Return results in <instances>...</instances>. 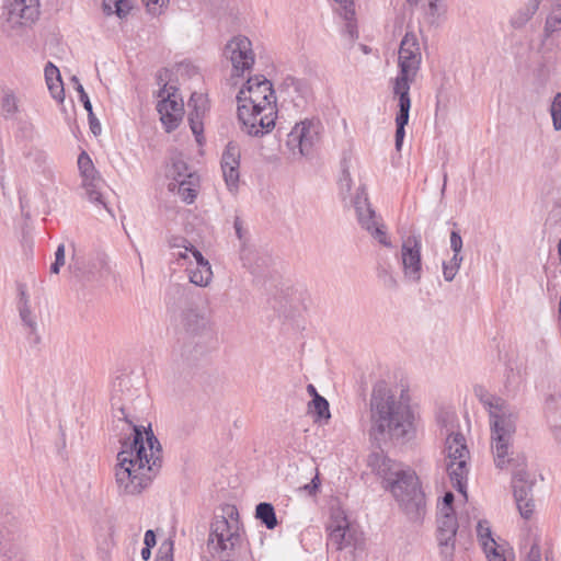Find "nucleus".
<instances>
[{
  "label": "nucleus",
  "instance_id": "f257e3e1",
  "mask_svg": "<svg viewBox=\"0 0 561 561\" xmlns=\"http://www.w3.org/2000/svg\"><path fill=\"white\" fill-rule=\"evenodd\" d=\"M116 417L125 422L130 433L121 440L115 483L119 494L137 495L151 484L161 468V445L150 426L134 424L125 409H119Z\"/></svg>",
  "mask_w": 561,
  "mask_h": 561
},
{
  "label": "nucleus",
  "instance_id": "f03ea898",
  "mask_svg": "<svg viewBox=\"0 0 561 561\" xmlns=\"http://www.w3.org/2000/svg\"><path fill=\"white\" fill-rule=\"evenodd\" d=\"M417 415L386 382H377L369 399V437L380 443H407L416 435Z\"/></svg>",
  "mask_w": 561,
  "mask_h": 561
},
{
  "label": "nucleus",
  "instance_id": "7ed1b4c3",
  "mask_svg": "<svg viewBox=\"0 0 561 561\" xmlns=\"http://www.w3.org/2000/svg\"><path fill=\"white\" fill-rule=\"evenodd\" d=\"M473 392L488 411L491 431V450L495 466L503 469L512 460L518 413L506 400L490 393L481 385L474 386Z\"/></svg>",
  "mask_w": 561,
  "mask_h": 561
},
{
  "label": "nucleus",
  "instance_id": "20e7f679",
  "mask_svg": "<svg viewBox=\"0 0 561 561\" xmlns=\"http://www.w3.org/2000/svg\"><path fill=\"white\" fill-rule=\"evenodd\" d=\"M368 466L382 479L383 488L391 492L407 514H420L424 506V494L412 469L390 459L382 451L370 454Z\"/></svg>",
  "mask_w": 561,
  "mask_h": 561
},
{
  "label": "nucleus",
  "instance_id": "39448f33",
  "mask_svg": "<svg viewBox=\"0 0 561 561\" xmlns=\"http://www.w3.org/2000/svg\"><path fill=\"white\" fill-rule=\"evenodd\" d=\"M422 62L420 43L414 33H407L398 51V75L392 80L393 94L410 95L411 84L415 81Z\"/></svg>",
  "mask_w": 561,
  "mask_h": 561
},
{
  "label": "nucleus",
  "instance_id": "423d86ee",
  "mask_svg": "<svg viewBox=\"0 0 561 561\" xmlns=\"http://www.w3.org/2000/svg\"><path fill=\"white\" fill-rule=\"evenodd\" d=\"M238 107L261 110L266 124L272 122V114H276V96L273 85L266 78L256 76L249 78L237 95Z\"/></svg>",
  "mask_w": 561,
  "mask_h": 561
},
{
  "label": "nucleus",
  "instance_id": "0eeeda50",
  "mask_svg": "<svg viewBox=\"0 0 561 561\" xmlns=\"http://www.w3.org/2000/svg\"><path fill=\"white\" fill-rule=\"evenodd\" d=\"M39 15V0H3L2 30L9 36H19Z\"/></svg>",
  "mask_w": 561,
  "mask_h": 561
},
{
  "label": "nucleus",
  "instance_id": "6e6552de",
  "mask_svg": "<svg viewBox=\"0 0 561 561\" xmlns=\"http://www.w3.org/2000/svg\"><path fill=\"white\" fill-rule=\"evenodd\" d=\"M447 471L454 488L466 494L469 450L465 437L446 428Z\"/></svg>",
  "mask_w": 561,
  "mask_h": 561
},
{
  "label": "nucleus",
  "instance_id": "1a4fd4ad",
  "mask_svg": "<svg viewBox=\"0 0 561 561\" xmlns=\"http://www.w3.org/2000/svg\"><path fill=\"white\" fill-rule=\"evenodd\" d=\"M241 543V528L238 520L216 517L210 525L208 549L218 558L230 557Z\"/></svg>",
  "mask_w": 561,
  "mask_h": 561
},
{
  "label": "nucleus",
  "instance_id": "9d476101",
  "mask_svg": "<svg viewBox=\"0 0 561 561\" xmlns=\"http://www.w3.org/2000/svg\"><path fill=\"white\" fill-rule=\"evenodd\" d=\"M320 123L314 121H302L297 123L287 135L286 148L294 159L307 157L312 152L319 140Z\"/></svg>",
  "mask_w": 561,
  "mask_h": 561
},
{
  "label": "nucleus",
  "instance_id": "9b49d317",
  "mask_svg": "<svg viewBox=\"0 0 561 561\" xmlns=\"http://www.w3.org/2000/svg\"><path fill=\"white\" fill-rule=\"evenodd\" d=\"M327 528L329 530V542L336 550L351 546L356 547L362 540V534L347 520L345 512L339 506L331 508Z\"/></svg>",
  "mask_w": 561,
  "mask_h": 561
},
{
  "label": "nucleus",
  "instance_id": "f8f14e48",
  "mask_svg": "<svg viewBox=\"0 0 561 561\" xmlns=\"http://www.w3.org/2000/svg\"><path fill=\"white\" fill-rule=\"evenodd\" d=\"M353 205L357 214V219L363 229L383 247L390 248L391 241L387 234L386 227L381 219L376 216L375 210L368 203L367 194L364 190H358L353 199Z\"/></svg>",
  "mask_w": 561,
  "mask_h": 561
},
{
  "label": "nucleus",
  "instance_id": "ddd939ff",
  "mask_svg": "<svg viewBox=\"0 0 561 561\" xmlns=\"http://www.w3.org/2000/svg\"><path fill=\"white\" fill-rule=\"evenodd\" d=\"M160 101L157 104V111L160 114V121L167 131L174 130L184 114L183 100L173 85L164 84L158 92Z\"/></svg>",
  "mask_w": 561,
  "mask_h": 561
},
{
  "label": "nucleus",
  "instance_id": "4468645a",
  "mask_svg": "<svg viewBox=\"0 0 561 561\" xmlns=\"http://www.w3.org/2000/svg\"><path fill=\"white\" fill-rule=\"evenodd\" d=\"M422 242L419 236H410L403 240L400 250L402 274L408 283L419 284L422 279Z\"/></svg>",
  "mask_w": 561,
  "mask_h": 561
},
{
  "label": "nucleus",
  "instance_id": "2eb2a0df",
  "mask_svg": "<svg viewBox=\"0 0 561 561\" xmlns=\"http://www.w3.org/2000/svg\"><path fill=\"white\" fill-rule=\"evenodd\" d=\"M225 53L230 58L233 71L237 75H242L245 70L251 69L254 64L252 44L245 36L232 38L227 44Z\"/></svg>",
  "mask_w": 561,
  "mask_h": 561
},
{
  "label": "nucleus",
  "instance_id": "dca6fc26",
  "mask_svg": "<svg viewBox=\"0 0 561 561\" xmlns=\"http://www.w3.org/2000/svg\"><path fill=\"white\" fill-rule=\"evenodd\" d=\"M238 119L242 131L249 136L262 137L274 128L276 114H272V122L267 125L266 117L261 110L238 107Z\"/></svg>",
  "mask_w": 561,
  "mask_h": 561
},
{
  "label": "nucleus",
  "instance_id": "f3484780",
  "mask_svg": "<svg viewBox=\"0 0 561 561\" xmlns=\"http://www.w3.org/2000/svg\"><path fill=\"white\" fill-rule=\"evenodd\" d=\"M458 522L455 514H445L437 517V541L440 556L445 561H451L455 552Z\"/></svg>",
  "mask_w": 561,
  "mask_h": 561
},
{
  "label": "nucleus",
  "instance_id": "a211bd4d",
  "mask_svg": "<svg viewBox=\"0 0 561 561\" xmlns=\"http://www.w3.org/2000/svg\"><path fill=\"white\" fill-rule=\"evenodd\" d=\"M513 490L520 516L529 519L535 511V502L531 494L533 482L528 480L526 471L519 470L514 473Z\"/></svg>",
  "mask_w": 561,
  "mask_h": 561
},
{
  "label": "nucleus",
  "instance_id": "6ab92c4d",
  "mask_svg": "<svg viewBox=\"0 0 561 561\" xmlns=\"http://www.w3.org/2000/svg\"><path fill=\"white\" fill-rule=\"evenodd\" d=\"M187 108L190 127L196 138L197 144L202 145L204 142L203 119L209 110L207 96L203 93H192L187 102Z\"/></svg>",
  "mask_w": 561,
  "mask_h": 561
},
{
  "label": "nucleus",
  "instance_id": "aec40b11",
  "mask_svg": "<svg viewBox=\"0 0 561 561\" xmlns=\"http://www.w3.org/2000/svg\"><path fill=\"white\" fill-rule=\"evenodd\" d=\"M240 149L237 144L228 142L221 156V170L226 185L234 192L239 184Z\"/></svg>",
  "mask_w": 561,
  "mask_h": 561
},
{
  "label": "nucleus",
  "instance_id": "412c9836",
  "mask_svg": "<svg viewBox=\"0 0 561 561\" xmlns=\"http://www.w3.org/2000/svg\"><path fill=\"white\" fill-rule=\"evenodd\" d=\"M394 98L398 100V107L399 112L396 116V149L400 150L404 136L405 130L404 127L409 123V116H410V108H411V99L410 95H401V94H393Z\"/></svg>",
  "mask_w": 561,
  "mask_h": 561
},
{
  "label": "nucleus",
  "instance_id": "4be33fe9",
  "mask_svg": "<svg viewBox=\"0 0 561 561\" xmlns=\"http://www.w3.org/2000/svg\"><path fill=\"white\" fill-rule=\"evenodd\" d=\"M167 178L170 182H183L186 180H196V175L188 170L186 162L181 154H173L170 158V164L167 167Z\"/></svg>",
  "mask_w": 561,
  "mask_h": 561
},
{
  "label": "nucleus",
  "instance_id": "5701e85b",
  "mask_svg": "<svg viewBox=\"0 0 561 561\" xmlns=\"http://www.w3.org/2000/svg\"><path fill=\"white\" fill-rule=\"evenodd\" d=\"M45 80L51 96L58 102L65 99L64 83L59 69L51 62H48L44 69Z\"/></svg>",
  "mask_w": 561,
  "mask_h": 561
},
{
  "label": "nucleus",
  "instance_id": "b1692460",
  "mask_svg": "<svg viewBox=\"0 0 561 561\" xmlns=\"http://www.w3.org/2000/svg\"><path fill=\"white\" fill-rule=\"evenodd\" d=\"M183 327L191 334H199L205 331L209 325V320L205 313L196 310L188 309L183 313Z\"/></svg>",
  "mask_w": 561,
  "mask_h": 561
},
{
  "label": "nucleus",
  "instance_id": "393cba45",
  "mask_svg": "<svg viewBox=\"0 0 561 561\" xmlns=\"http://www.w3.org/2000/svg\"><path fill=\"white\" fill-rule=\"evenodd\" d=\"M341 5L340 14L345 21V33L351 41L358 37L357 26L355 22V9L353 0H334Z\"/></svg>",
  "mask_w": 561,
  "mask_h": 561
},
{
  "label": "nucleus",
  "instance_id": "a878e982",
  "mask_svg": "<svg viewBox=\"0 0 561 561\" xmlns=\"http://www.w3.org/2000/svg\"><path fill=\"white\" fill-rule=\"evenodd\" d=\"M102 180L100 178H95L92 180H82V186L85 191V195L91 203L103 206L107 211L110 209L106 206L103 194L101 192Z\"/></svg>",
  "mask_w": 561,
  "mask_h": 561
},
{
  "label": "nucleus",
  "instance_id": "bb28decb",
  "mask_svg": "<svg viewBox=\"0 0 561 561\" xmlns=\"http://www.w3.org/2000/svg\"><path fill=\"white\" fill-rule=\"evenodd\" d=\"M196 180H186L180 183L169 182V191L176 193L184 202L191 204L196 197L195 186Z\"/></svg>",
  "mask_w": 561,
  "mask_h": 561
},
{
  "label": "nucleus",
  "instance_id": "cd10ccee",
  "mask_svg": "<svg viewBox=\"0 0 561 561\" xmlns=\"http://www.w3.org/2000/svg\"><path fill=\"white\" fill-rule=\"evenodd\" d=\"M187 272L191 283L201 287L207 286L213 278V271L209 262L196 265L195 268H187Z\"/></svg>",
  "mask_w": 561,
  "mask_h": 561
},
{
  "label": "nucleus",
  "instance_id": "c85d7f7f",
  "mask_svg": "<svg viewBox=\"0 0 561 561\" xmlns=\"http://www.w3.org/2000/svg\"><path fill=\"white\" fill-rule=\"evenodd\" d=\"M255 517L265 525L267 529H274L277 526V518L274 506L271 503L262 502L256 505Z\"/></svg>",
  "mask_w": 561,
  "mask_h": 561
},
{
  "label": "nucleus",
  "instance_id": "c756f323",
  "mask_svg": "<svg viewBox=\"0 0 561 561\" xmlns=\"http://www.w3.org/2000/svg\"><path fill=\"white\" fill-rule=\"evenodd\" d=\"M309 411L313 414L316 422H324L331 419L329 402L323 397H317L309 403Z\"/></svg>",
  "mask_w": 561,
  "mask_h": 561
},
{
  "label": "nucleus",
  "instance_id": "7c9ffc66",
  "mask_svg": "<svg viewBox=\"0 0 561 561\" xmlns=\"http://www.w3.org/2000/svg\"><path fill=\"white\" fill-rule=\"evenodd\" d=\"M559 32H561V4L553 9L547 16L542 45H546V41Z\"/></svg>",
  "mask_w": 561,
  "mask_h": 561
},
{
  "label": "nucleus",
  "instance_id": "2f4dec72",
  "mask_svg": "<svg viewBox=\"0 0 561 561\" xmlns=\"http://www.w3.org/2000/svg\"><path fill=\"white\" fill-rule=\"evenodd\" d=\"M103 12L107 15L116 14L118 18H125L130 10L128 0H103Z\"/></svg>",
  "mask_w": 561,
  "mask_h": 561
},
{
  "label": "nucleus",
  "instance_id": "473e14b6",
  "mask_svg": "<svg viewBox=\"0 0 561 561\" xmlns=\"http://www.w3.org/2000/svg\"><path fill=\"white\" fill-rule=\"evenodd\" d=\"M410 4H426V16L431 24H434L437 19L443 14L444 8L440 0H408Z\"/></svg>",
  "mask_w": 561,
  "mask_h": 561
},
{
  "label": "nucleus",
  "instance_id": "72a5a7b5",
  "mask_svg": "<svg viewBox=\"0 0 561 561\" xmlns=\"http://www.w3.org/2000/svg\"><path fill=\"white\" fill-rule=\"evenodd\" d=\"M0 112L5 118H11L19 112V99L12 91L3 93Z\"/></svg>",
  "mask_w": 561,
  "mask_h": 561
},
{
  "label": "nucleus",
  "instance_id": "f704fd0d",
  "mask_svg": "<svg viewBox=\"0 0 561 561\" xmlns=\"http://www.w3.org/2000/svg\"><path fill=\"white\" fill-rule=\"evenodd\" d=\"M376 274L381 284L388 289H397L398 280L390 264H378Z\"/></svg>",
  "mask_w": 561,
  "mask_h": 561
},
{
  "label": "nucleus",
  "instance_id": "c9c22d12",
  "mask_svg": "<svg viewBox=\"0 0 561 561\" xmlns=\"http://www.w3.org/2000/svg\"><path fill=\"white\" fill-rule=\"evenodd\" d=\"M19 312L22 322L31 329V331H35L36 329V320L31 311V307L28 304L27 296L24 290H21V299L19 306Z\"/></svg>",
  "mask_w": 561,
  "mask_h": 561
},
{
  "label": "nucleus",
  "instance_id": "e433bc0d",
  "mask_svg": "<svg viewBox=\"0 0 561 561\" xmlns=\"http://www.w3.org/2000/svg\"><path fill=\"white\" fill-rule=\"evenodd\" d=\"M170 247L174 249L182 248L185 249L186 251H190V254L194 259L196 265L208 263V260L204 257L202 252L183 238H174L172 241H170Z\"/></svg>",
  "mask_w": 561,
  "mask_h": 561
},
{
  "label": "nucleus",
  "instance_id": "4c0bfd02",
  "mask_svg": "<svg viewBox=\"0 0 561 561\" xmlns=\"http://www.w3.org/2000/svg\"><path fill=\"white\" fill-rule=\"evenodd\" d=\"M78 168L80 170L82 180L95 179V169L89 154L82 151L78 157Z\"/></svg>",
  "mask_w": 561,
  "mask_h": 561
},
{
  "label": "nucleus",
  "instance_id": "58836bf2",
  "mask_svg": "<svg viewBox=\"0 0 561 561\" xmlns=\"http://www.w3.org/2000/svg\"><path fill=\"white\" fill-rule=\"evenodd\" d=\"M462 261V256L453 255V257L448 262H443V276L446 282H453L455 279L456 275L459 272Z\"/></svg>",
  "mask_w": 561,
  "mask_h": 561
},
{
  "label": "nucleus",
  "instance_id": "ea45409f",
  "mask_svg": "<svg viewBox=\"0 0 561 561\" xmlns=\"http://www.w3.org/2000/svg\"><path fill=\"white\" fill-rule=\"evenodd\" d=\"M477 537L482 548L495 542L490 523L488 520L481 519L478 522Z\"/></svg>",
  "mask_w": 561,
  "mask_h": 561
},
{
  "label": "nucleus",
  "instance_id": "a19ab883",
  "mask_svg": "<svg viewBox=\"0 0 561 561\" xmlns=\"http://www.w3.org/2000/svg\"><path fill=\"white\" fill-rule=\"evenodd\" d=\"M552 126L556 131L561 130V93H557L549 108Z\"/></svg>",
  "mask_w": 561,
  "mask_h": 561
},
{
  "label": "nucleus",
  "instance_id": "79ce46f5",
  "mask_svg": "<svg viewBox=\"0 0 561 561\" xmlns=\"http://www.w3.org/2000/svg\"><path fill=\"white\" fill-rule=\"evenodd\" d=\"M489 561H506L503 552L500 550L497 542L482 548Z\"/></svg>",
  "mask_w": 561,
  "mask_h": 561
},
{
  "label": "nucleus",
  "instance_id": "37998d69",
  "mask_svg": "<svg viewBox=\"0 0 561 561\" xmlns=\"http://www.w3.org/2000/svg\"><path fill=\"white\" fill-rule=\"evenodd\" d=\"M436 104H435V111L436 113L440 111L442 108H446L448 103V91L445 84H442L437 91H436Z\"/></svg>",
  "mask_w": 561,
  "mask_h": 561
},
{
  "label": "nucleus",
  "instance_id": "c03bdc74",
  "mask_svg": "<svg viewBox=\"0 0 561 561\" xmlns=\"http://www.w3.org/2000/svg\"><path fill=\"white\" fill-rule=\"evenodd\" d=\"M72 81L75 83V88H76L77 92L79 93V100H80V102H82L83 107L85 108L87 112H91L92 104L90 102V99H89L87 92L83 89V85L79 82L77 77H73Z\"/></svg>",
  "mask_w": 561,
  "mask_h": 561
},
{
  "label": "nucleus",
  "instance_id": "a18cd8bd",
  "mask_svg": "<svg viewBox=\"0 0 561 561\" xmlns=\"http://www.w3.org/2000/svg\"><path fill=\"white\" fill-rule=\"evenodd\" d=\"M173 545L171 541H164L158 551L156 561H173Z\"/></svg>",
  "mask_w": 561,
  "mask_h": 561
},
{
  "label": "nucleus",
  "instance_id": "49530a36",
  "mask_svg": "<svg viewBox=\"0 0 561 561\" xmlns=\"http://www.w3.org/2000/svg\"><path fill=\"white\" fill-rule=\"evenodd\" d=\"M65 264V245L59 244L55 252V262L50 265V272L58 274L60 267Z\"/></svg>",
  "mask_w": 561,
  "mask_h": 561
},
{
  "label": "nucleus",
  "instance_id": "de8ad7c7",
  "mask_svg": "<svg viewBox=\"0 0 561 561\" xmlns=\"http://www.w3.org/2000/svg\"><path fill=\"white\" fill-rule=\"evenodd\" d=\"M533 13L527 11H519L511 19V25L514 28L523 27L531 18Z\"/></svg>",
  "mask_w": 561,
  "mask_h": 561
},
{
  "label": "nucleus",
  "instance_id": "09e8293b",
  "mask_svg": "<svg viewBox=\"0 0 561 561\" xmlns=\"http://www.w3.org/2000/svg\"><path fill=\"white\" fill-rule=\"evenodd\" d=\"M462 245H463V243H462V238H461L460 233L457 230H453L450 232V249L454 252L453 255L462 256L461 255Z\"/></svg>",
  "mask_w": 561,
  "mask_h": 561
},
{
  "label": "nucleus",
  "instance_id": "8fccbe9b",
  "mask_svg": "<svg viewBox=\"0 0 561 561\" xmlns=\"http://www.w3.org/2000/svg\"><path fill=\"white\" fill-rule=\"evenodd\" d=\"M453 503H454V494L451 492L445 493V495L443 497V504L439 508V515L455 514Z\"/></svg>",
  "mask_w": 561,
  "mask_h": 561
},
{
  "label": "nucleus",
  "instance_id": "3c124183",
  "mask_svg": "<svg viewBox=\"0 0 561 561\" xmlns=\"http://www.w3.org/2000/svg\"><path fill=\"white\" fill-rule=\"evenodd\" d=\"M144 3L148 11L152 14H158L161 12V9L168 3L169 0H140Z\"/></svg>",
  "mask_w": 561,
  "mask_h": 561
},
{
  "label": "nucleus",
  "instance_id": "603ef678",
  "mask_svg": "<svg viewBox=\"0 0 561 561\" xmlns=\"http://www.w3.org/2000/svg\"><path fill=\"white\" fill-rule=\"evenodd\" d=\"M28 157L38 165L43 167L48 161V156L46 152L35 149L28 153Z\"/></svg>",
  "mask_w": 561,
  "mask_h": 561
},
{
  "label": "nucleus",
  "instance_id": "864d4df0",
  "mask_svg": "<svg viewBox=\"0 0 561 561\" xmlns=\"http://www.w3.org/2000/svg\"><path fill=\"white\" fill-rule=\"evenodd\" d=\"M341 193H350L352 188V179L347 171H343V174L339 182Z\"/></svg>",
  "mask_w": 561,
  "mask_h": 561
},
{
  "label": "nucleus",
  "instance_id": "5fc2aeb1",
  "mask_svg": "<svg viewBox=\"0 0 561 561\" xmlns=\"http://www.w3.org/2000/svg\"><path fill=\"white\" fill-rule=\"evenodd\" d=\"M251 254L252 253L249 250L243 249L241 251L240 257L243 263V266L247 267L248 270H250L251 273L255 274L257 271L251 263V259H250Z\"/></svg>",
  "mask_w": 561,
  "mask_h": 561
},
{
  "label": "nucleus",
  "instance_id": "6e6d98bb",
  "mask_svg": "<svg viewBox=\"0 0 561 561\" xmlns=\"http://www.w3.org/2000/svg\"><path fill=\"white\" fill-rule=\"evenodd\" d=\"M319 486H320V479H319V474L317 473L310 483H307L302 486V490L308 492V494L313 495L317 493Z\"/></svg>",
  "mask_w": 561,
  "mask_h": 561
},
{
  "label": "nucleus",
  "instance_id": "4d7b16f0",
  "mask_svg": "<svg viewBox=\"0 0 561 561\" xmlns=\"http://www.w3.org/2000/svg\"><path fill=\"white\" fill-rule=\"evenodd\" d=\"M526 561H541V551L538 543L531 545Z\"/></svg>",
  "mask_w": 561,
  "mask_h": 561
},
{
  "label": "nucleus",
  "instance_id": "13d9d810",
  "mask_svg": "<svg viewBox=\"0 0 561 561\" xmlns=\"http://www.w3.org/2000/svg\"><path fill=\"white\" fill-rule=\"evenodd\" d=\"M88 116H89V124H90L91 131L94 135L100 134L101 133V125H100V122L98 121V118L94 116L92 110H91V112H88Z\"/></svg>",
  "mask_w": 561,
  "mask_h": 561
},
{
  "label": "nucleus",
  "instance_id": "bf43d9fd",
  "mask_svg": "<svg viewBox=\"0 0 561 561\" xmlns=\"http://www.w3.org/2000/svg\"><path fill=\"white\" fill-rule=\"evenodd\" d=\"M236 234L240 241L244 240L247 231L243 228V222L239 217H236L233 222Z\"/></svg>",
  "mask_w": 561,
  "mask_h": 561
},
{
  "label": "nucleus",
  "instance_id": "052dcab7",
  "mask_svg": "<svg viewBox=\"0 0 561 561\" xmlns=\"http://www.w3.org/2000/svg\"><path fill=\"white\" fill-rule=\"evenodd\" d=\"M145 547L152 548L156 545V535L153 530L149 529L145 533L144 538Z\"/></svg>",
  "mask_w": 561,
  "mask_h": 561
},
{
  "label": "nucleus",
  "instance_id": "680f3d73",
  "mask_svg": "<svg viewBox=\"0 0 561 561\" xmlns=\"http://www.w3.org/2000/svg\"><path fill=\"white\" fill-rule=\"evenodd\" d=\"M180 250L178 252L174 253V256L178 259V260H186L188 257V254H190V251H186L185 249H182V248H179Z\"/></svg>",
  "mask_w": 561,
  "mask_h": 561
},
{
  "label": "nucleus",
  "instance_id": "e2e57ef3",
  "mask_svg": "<svg viewBox=\"0 0 561 561\" xmlns=\"http://www.w3.org/2000/svg\"><path fill=\"white\" fill-rule=\"evenodd\" d=\"M307 392L312 397V399H316L317 397H321V396L318 393V391H317L316 387H314L312 383H309V385L307 386Z\"/></svg>",
  "mask_w": 561,
  "mask_h": 561
},
{
  "label": "nucleus",
  "instance_id": "0e129e2a",
  "mask_svg": "<svg viewBox=\"0 0 561 561\" xmlns=\"http://www.w3.org/2000/svg\"><path fill=\"white\" fill-rule=\"evenodd\" d=\"M150 549H151V548H149V547H144V548L141 549V558H142L144 560H148V559L150 558V554H151Z\"/></svg>",
  "mask_w": 561,
  "mask_h": 561
},
{
  "label": "nucleus",
  "instance_id": "69168bd1",
  "mask_svg": "<svg viewBox=\"0 0 561 561\" xmlns=\"http://www.w3.org/2000/svg\"><path fill=\"white\" fill-rule=\"evenodd\" d=\"M446 184H447V173H444V183H443V187H442V194L445 193Z\"/></svg>",
  "mask_w": 561,
  "mask_h": 561
},
{
  "label": "nucleus",
  "instance_id": "338daca9",
  "mask_svg": "<svg viewBox=\"0 0 561 561\" xmlns=\"http://www.w3.org/2000/svg\"><path fill=\"white\" fill-rule=\"evenodd\" d=\"M556 437H557V438L559 439V442L561 443V426H560V427H558V428L556 430Z\"/></svg>",
  "mask_w": 561,
  "mask_h": 561
}]
</instances>
